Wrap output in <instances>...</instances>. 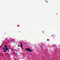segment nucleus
<instances>
[{"label":"nucleus","instance_id":"2","mask_svg":"<svg viewBox=\"0 0 60 60\" xmlns=\"http://www.w3.org/2000/svg\"><path fill=\"white\" fill-rule=\"evenodd\" d=\"M26 49L27 51H29V52H31V51H32V50H31L29 48H26Z\"/></svg>","mask_w":60,"mask_h":60},{"label":"nucleus","instance_id":"1","mask_svg":"<svg viewBox=\"0 0 60 60\" xmlns=\"http://www.w3.org/2000/svg\"><path fill=\"white\" fill-rule=\"evenodd\" d=\"M4 49V52H5V53H6V51H5L6 50H8V48H6L5 49V48L4 47L3 48Z\"/></svg>","mask_w":60,"mask_h":60},{"label":"nucleus","instance_id":"4","mask_svg":"<svg viewBox=\"0 0 60 60\" xmlns=\"http://www.w3.org/2000/svg\"><path fill=\"white\" fill-rule=\"evenodd\" d=\"M5 48H7V46L6 45H5Z\"/></svg>","mask_w":60,"mask_h":60},{"label":"nucleus","instance_id":"6","mask_svg":"<svg viewBox=\"0 0 60 60\" xmlns=\"http://www.w3.org/2000/svg\"><path fill=\"white\" fill-rule=\"evenodd\" d=\"M46 2L47 3H48V1H46Z\"/></svg>","mask_w":60,"mask_h":60},{"label":"nucleus","instance_id":"5","mask_svg":"<svg viewBox=\"0 0 60 60\" xmlns=\"http://www.w3.org/2000/svg\"><path fill=\"white\" fill-rule=\"evenodd\" d=\"M13 43H15V41H14V42H13Z\"/></svg>","mask_w":60,"mask_h":60},{"label":"nucleus","instance_id":"3","mask_svg":"<svg viewBox=\"0 0 60 60\" xmlns=\"http://www.w3.org/2000/svg\"><path fill=\"white\" fill-rule=\"evenodd\" d=\"M20 47L21 48H23V46H22V43H21V44H20Z\"/></svg>","mask_w":60,"mask_h":60},{"label":"nucleus","instance_id":"7","mask_svg":"<svg viewBox=\"0 0 60 60\" xmlns=\"http://www.w3.org/2000/svg\"><path fill=\"white\" fill-rule=\"evenodd\" d=\"M13 54H14V53H13Z\"/></svg>","mask_w":60,"mask_h":60}]
</instances>
